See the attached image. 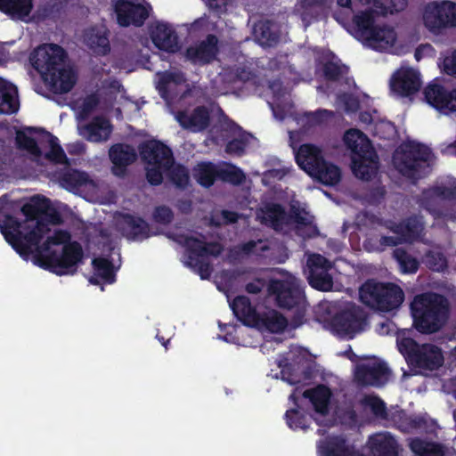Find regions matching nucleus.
Instances as JSON below:
<instances>
[{
	"mask_svg": "<svg viewBox=\"0 0 456 456\" xmlns=\"http://www.w3.org/2000/svg\"><path fill=\"white\" fill-rule=\"evenodd\" d=\"M248 140L244 137L234 138L227 142L225 145V152L228 154H234L242 156L245 153Z\"/></svg>",
	"mask_w": 456,
	"mask_h": 456,
	"instance_id": "59",
	"label": "nucleus"
},
{
	"mask_svg": "<svg viewBox=\"0 0 456 456\" xmlns=\"http://www.w3.org/2000/svg\"><path fill=\"white\" fill-rule=\"evenodd\" d=\"M425 27L434 34L447 28H456V3L451 0L432 1L423 12Z\"/></svg>",
	"mask_w": 456,
	"mask_h": 456,
	"instance_id": "9",
	"label": "nucleus"
},
{
	"mask_svg": "<svg viewBox=\"0 0 456 456\" xmlns=\"http://www.w3.org/2000/svg\"><path fill=\"white\" fill-rule=\"evenodd\" d=\"M179 242L185 248L188 253L186 265L197 273L200 279H209L212 266L201 257L212 256H218L224 250V247L217 241L205 242L194 236L181 235Z\"/></svg>",
	"mask_w": 456,
	"mask_h": 456,
	"instance_id": "7",
	"label": "nucleus"
},
{
	"mask_svg": "<svg viewBox=\"0 0 456 456\" xmlns=\"http://www.w3.org/2000/svg\"><path fill=\"white\" fill-rule=\"evenodd\" d=\"M368 445L371 456H399L400 445L389 432H379L370 436Z\"/></svg>",
	"mask_w": 456,
	"mask_h": 456,
	"instance_id": "22",
	"label": "nucleus"
},
{
	"mask_svg": "<svg viewBox=\"0 0 456 456\" xmlns=\"http://www.w3.org/2000/svg\"><path fill=\"white\" fill-rule=\"evenodd\" d=\"M427 198H436L446 201L456 200V184L452 186L436 185L427 191Z\"/></svg>",
	"mask_w": 456,
	"mask_h": 456,
	"instance_id": "53",
	"label": "nucleus"
},
{
	"mask_svg": "<svg viewBox=\"0 0 456 456\" xmlns=\"http://www.w3.org/2000/svg\"><path fill=\"white\" fill-rule=\"evenodd\" d=\"M66 58L65 50L55 44L38 46L31 54L33 67L53 94L69 93L76 85L77 74L64 66Z\"/></svg>",
	"mask_w": 456,
	"mask_h": 456,
	"instance_id": "1",
	"label": "nucleus"
},
{
	"mask_svg": "<svg viewBox=\"0 0 456 456\" xmlns=\"http://www.w3.org/2000/svg\"><path fill=\"white\" fill-rule=\"evenodd\" d=\"M387 420L392 421L395 426L402 431H408L409 429L417 428L421 426V419L419 418L408 416L403 410L389 411Z\"/></svg>",
	"mask_w": 456,
	"mask_h": 456,
	"instance_id": "43",
	"label": "nucleus"
},
{
	"mask_svg": "<svg viewBox=\"0 0 456 456\" xmlns=\"http://www.w3.org/2000/svg\"><path fill=\"white\" fill-rule=\"evenodd\" d=\"M109 156L113 164L111 172L118 177H124L126 174V167L137 158L135 151L130 145L124 143L112 145Z\"/></svg>",
	"mask_w": 456,
	"mask_h": 456,
	"instance_id": "20",
	"label": "nucleus"
},
{
	"mask_svg": "<svg viewBox=\"0 0 456 456\" xmlns=\"http://www.w3.org/2000/svg\"><path fill=\"white\" fill-rule=\"evenodd\" d=\"M94 275L89 278V282L99 285L101 281L106 284H112L116 281V271L113 263L107 257H94L92 260Z\"/></svg>",
	"mask_w": 456,
	"mask_h": 456,
	"instance_id": "30",
	"label": "nucleus"
},
{
	"mask_svg": "<svg viewBox=\"0 0 456 456\" xmlns=\"http://www.w3.org/2000/svg\"><path fill=\"white\" fill-rule=\"evenodd\" d=\"M307 281L309 285L320 291H330L333 278L330 271L333 264L321 254H313L307 259Z\"/></svg>",
	"mask_w": 456,
	"mask_h": 456,
	"instance_id": "12",
	"label": "nucleus"
},
{
	"mask_svg": "<svg viewBox=\"0 0 456 456\" xmlns=\"http://www.w3.org/2000/svg\"><path fill=\"white\" fill-rule=\"evenodd\" d=\"M170 179L176 187L185 189L190 182L189 170L183 165L175 166L169 173Z\"/></svg>",
	"mask_w": 456,
	"mask_h": 456,
	"instance_id": "56",
	"label": "nucleus"
},
{
	"mask_svg": "<svg viewBox=\"0 0 456 456\" xmlns=\"http://www.w3.org/2000/svg\"><path fill=\"white\" fill-rule=\"evenodd\" d=\"M389 372V369L385 362L362 363L357 365L355 369L354 379L362 387H378L385 384Z\"/></svg>",
	"mask_w": 456,
	"mask_h": 456,
	"instance_id": "18",
	"label": "nucleus"
},
{
	"mask_svg": "<svg viewBox=\"0 0 456 456\" xmlns=\"http://www.w3.org/2000/svg\"><path fill=\"white\" fill-rule=\"evenodd\" d=\"M83 248L77 240L66 243V245L62 247V251L60 255L53 250L48 254L41 255L37 257L40 267L59 276L75 273L77 265L83 262Z\"/></svg>",
	"mask_w": 456,
	"mask_h": 456,
	"instance_id": "8",
	"label": "nucleus"
},
{
	"mask_svg": "<svg viewBox=\"0 0 456 456\" xmlns=\"http://www.w3.org/2000/svg\"><path fill=\"white\" fill-rule=\"evenodd\" d=\"M339 98L346 112L355 113L360 109V101L354 94L345 93Z\"/></svg>",
	"mask_w": 456,
	"mask_h": 456,
	"instance_id": "61",
	"label": "nucleus"
},
{
	"mask_svg": "<svg viewBox=\"0 0 456 456\" xmlns=\"http://www.w3.org/2000/svg\"><path fill=\"white\" fill-rule=\"evenodd\" d=\"M150 36L154 45L167 53H176L179 49L175 30L167 23L157 22L151 28Z\"/></svg>",
	"mask_w": 456,
	"mask_h": 456,
	"instance_id": "19",
	"label": "nucleus"
},
{
	"mask_svg": "<svg viewBox=\"0 0 456 456\" xmlns=\"http://www.w3.org/2000/svg\"><path fill=\"white\" fill-rule=\"evenodd\" d=\"M152 216L156 223L167 225L173 221L174 213L169 207L163 205L155 208Z\"/></svg>",
	"mask_w": 456,
	"mask_h": 456,
	"instance_id": "58",
	"label": "nucleus"
},
{
	"mask_svg": "<svg viewBox=\"0 0 456 456\" xmlns=\"http://www.w3.org/2000/svg\"><path fill=\"white\" fill-rule=\"evenodd\" d=\"M358 130H349L345 134V142L352 151V170L363 181L371 180L378 169V155L370 142L361 138Z\"/></svg>",
	"mask_w": 456,
	"mask_h": 456,
	"instance_id": "6",
	"label": "nucleus"
},
{
	"mask_svg": "<svg viewBox=\"0 0 456 456\" xmlns=\"http://www.w3.org/2000/svg\"><path fill=\"white\" fill-rule=\"evenodd\" d=\"M366 323V312L355 304L346 305L330 320L331 330L338 336L348 339L354 338L357 333L362 332Z\"/></svg>",
	"mask_w": 456,
	"mask_h": 456,
	"instance_id": "10",
	"label": "nucleus"
},
{
	"mask_svg": "<svg viewBox=\"0 0 456 456\" xmlns=\"http://www.w3.org/2000/svg\"><path fill=\"white\" fill-rule=\"evenodd\" d=\"M8 204V195L4 194L0 197V214L3 213L5 206ZM21 224L15 216L12 215H4V219L2 223H0V231L4 237L5 238V234H16L20 232L21 230Z\"/></svg>",
	"mask_w": 456,
	"mask_h": 456,
	"instance_id": "44",
	"label": "nucleus"
},
{
	"mask_svg": "<svg viewBox=\"0 0 456 456\" xmlns=\"http://www.w3.org/2000/svg\"><path fill=\"white\" fill-rule=\"evenodd\" d=\"M304 214H306L304 210L292 206L289 211V218L290 221L298 225L306 226L311 224V221Z\"/></svg>",
	"mask_w": 456,
	"mask_h": 456,
	"instance_id": "63",
	"label": "nucleus"
},
{
	"mask_svg": "<svg viewBox=\"0 0 456 456\" xmlns=\"http://www.w3.org/2000/svg\"><path fill=\"white\" fill-rule=\"evenodd\" d=\"M267 294L274 305L284 311H293L290 326L297 329L305 321L307 300L305 287L300 281L290 277L288 279H271L267 285Z\"/></svg>",
	"mask_w": 456,
	"mask_h": 456,
	"instance_id": "2",
	"label": "nucleus"
},
{
	"mask_svg": "<svg viewBox=\"0 0 456 456\" xmlns=\"http://www.w3.org/2000/svg\"><path fill=\"white\" fill-rule=\"evenodd\" d=\"M142 159L151 166L169 168L174 164L172 150L163 142L151 140L139 146Z\"/></svg>",
	"mask_w": 456,
	"mask_h": 456,
	"instance_id": "15",
	"label": "nucleus"
},
{
	"mask_svg": "<svg viewBox=\"0 0 456 456\" xmlns=\"http://www.w3.org/2000/svg\"><path fill=\"white\" fill-rule=\"evenodd\" d=\"M219 179L228 182L233 185H240L244 183L246 175L244 172L236 166L230 165L226 168L219 169Z\"/></svg>",
	"mask_w": 456,
	"mask_h": 456,
	"instance_id": "52",
	"label": "nucleus"
},
{
	"mask_svg": "<svg viewBox=\"0 0 456 456\" xmlns=\"http://www.w3.org/2000/svg\"><path fill=\"white\" fill-rule=\"evenodd\" d=\"M411 311L414 328L422 334H433L446 323L450 308L444 296L424 293L415 297Z\"/></svg>",
	"mask_w": 456,
	"mask_h": 456,
	"instance_id": "3",
	"label": "nucleus"
},
{
	"mask_svg": "<svg viewBox=\"0 0 456 456\" xmlns=\"http://www.w3.org/2000/svg\"><path fill=\"white\" fill-rule=\"evenodd\" d=\"M233 314L244 325L253 326L258 323L259 314L247 296H237L230 304Z\"/></svg>",
	"mask_w": 456,
	"mask_h": 456,
	"instance_id": "27",
	"label": "nucleus"
},
{
	"mask_svg": "<svg viewBox=\"0 0 456 456\" xmlns=\"http://www.w3.org/2000/svg\"><path fill=\"white\" fill-rule=\"evenodd\" d=\"M86 43L95 55L105 56L110 52L109 32L106 29L90 28L86 34Z\"/></svg>",
	"mask_w": 456,
	"mask_h": 456,
	"instance_id": "34",
	"label": "nucleus"
},
{
	"mask_svg": "<svg viewBox=\"0 0 456 456\" xmlns=\"http://www.w3.org/2000/svg\"><path fill=\"white\" fill-rule=\"evenodd\" d=\"M426 102L440 113L456 112V89H448L441 84H429L424 89Z\"/></svg>",
	"mask_w": 456,
	"mask_h": 456,
	"instance_id": "13",
	"label": "nucleus"
},
{
	"mask_svg": "<svg viewBox=\"0 0 456 456\" xmlns=\"http://www.w3.org/2000/svg\"><path fill=\"white\" fill-rule=\"evenodd\" d=\"M349 71V68L342 63L332 61H326L322 66L323 77L327 81L338 82Z\"/></svg>",
	"mask_w": 456,
	"mask_h": 456,
	"instance_id": "48",
	"label": "nucleus"
},
{
	"mask_svg": "<svg viewBox=\"0 0 456 456\" xmlns=\"http://www.w3.org/2000/svg\"><path fill=\"white\" fill-rule=\"evenodd\" d=\"M112 132L110 122L102 116L94 117L89 123L80 127V134L89 142L107 141Z\"/></svg>",
	"mask_w": 456,
	"mask_h": 456,
	"instance_id": "24",
	"label": "nucleus"
},
{
	"mask_svg": "<svg viewBox=\"0 0 456 456\" xmlns=\"http://www.w3.org/2000/svg\"><path fill=\"white\" fill-rule=\"evenodd\" d=\"M442 69L444 74L456 78V50L450 56L444 57Z\"/></svg>",
	"mask_w": 456,
	"mask_h": 456,
	"instance_id": "64",
	"label": "nucleus"
},
{
	"mask_svg": "<svg viewBox=\"0 0 456 456\" xmlns=\"http://www.w3.org/2000/svg\"><path fill=\"white\" fill-rule=\"evenodd\" d=\"M396 40V34L393 28L387 26H376L367 44L377 51H383L391 47Z\"/></svg>",
	"mask_w": 456,
	"mask_h": 456,
	"instance_id": "35",
	"label": "nucleus"
},
{
	"mask_svg": "<svg viewBox=\"0 0 456 456\" xmlns=\"http://www.w3.org/2000/svg\"><path fill=\"white\" fill-rule=\"evenodd\" d=\"M410 448L417 456H444L442 444L415 437L410 442Z\"/></svg>",
	"mask_w": 456,
	"mask_h": 456,
	"instance_id": "42",
	"label": "nucleus"
},
{
	"mask_svg": "<svg viewBox=\"0 0 456 456\" xmlns=\"http://www.w3.org/2000/svg\"><path fill=\"white\" fill-rule=\"evenodd\" d=\"M444 355L440 347L433 344H422L413 353L409 366L428 370L439 369L444 363Z\"/></svg>",
	"mask_w": 456,
	"mask_h": 456,
	"instance_id": "17",
	"label": "nucleus"
},
{
	"mask_svg": "<svg viewBox=\"0 0 456 456\" xmlns=\"http://www.w3.org/2000/svg\"><path fill=\"white\" fill-rule=\"evenodd\" d=\"M48 134L50 136V150L45 154V159L53 164L69 165V160L64 150L60 145L58 138L50 133H48Z\"/></svg>",
	"mask_w": 456,
	"mask_h": 456,
	"instance_id": "47",
	"label": "nucleus"
},
{
	"mask_svg": "<svg viewBox=\"0 0 456 456\" xmlns=\"http://www.w3.org/2000/svg\"><path fill=\"white\" fill-rule=\"evenodd\" d=\"M118 24L121 27H142L148 19L149 9L129 0H118L114 5Z\"/></svg>",
	"mask_w": 456,
	"mask_h": 456,
	"instance_id": "14",
	"label": "nucleus"
},
{
	"mask_svg": "<svg viewBox=\"0 0 456 456\" xmlns=\"http://www.w3.org/2000/svg\"><path fill=\"white\" fill-rule=\"evenodd\" d=\"M261 224L275 231H280L288 223V215L285 208L279 203H267L260 208L258 214Z\"/></svg>",
	"mask_w": 456,
	"mask_h": 456,
	"instance_id": "28",
	"label": "nucleus"
},
{
	"mask_svg": "<svg viewBox=\"0 0 456 456\" xmlns=\"http://www.w3.org/2000/svg\"><path fill=\"white\" fill-rule=\"evenodd\" d=\"M50 232L48 224L44 220H37L35 225L26 233L21 231L14 235L5 234V240L12 246V248L21 256L27 258L32 253V248L37 247L38 256L43 255L39 249V243L44 236ZM38 263V261L36 259Z\"/></svg>",
	"mask_w": 456,
	"mask_h": 456,
	"instance_id": "11",
	"label": "nucleus"
},
{
	"mask_svg": "<svg viewBox=\"0 0 456 456\" xmlns=\"http://www.w3.org/2000/svg\"><path fill=\"white\" fill-rule=\"evenodd\" d=\"M296 162L309 175L325 159L322 150L314 144H302L296 153Z\"/></svg>",
	"mask_w": 456,
	"mask_h": 456,
	"instance_id": "25",
	"label": "nucleus"
},
{
	"mask_svg": "<svg viewBox=\"0 0 456 456\" xmlns=\"http://www.w3.org/2000/svg\"><path fill=\"white\" fill-rule=\"evenodd\" d=\"M219 169L212 162H200L194 167L193 175L201 186L209 188L219 179Z\"/></svg>",
	"mask_w": 456,
	"mask_h": 456,
	"instance_id": "40",
	"label": "nucleus"
},
{
	"mask_svg": "<svg viewBox=\"0 0 456 456\" xmlns=\"http://www.w3.org/2000/svg\"><path fill=\"white\" fill-rule=\"evenodd\" d=\"M426 266L434 272H444L447 268V259L440 251L428 250L423 258Z\"/></svg>",
	"mask_w": 456,
	"mask_h": 456,
	"instance_id": "51",
	"label": "nucleus"
},
{
	"mask_svg": "<svg viewBox=\"0 0 456 456\" xmlns=\"http://www.w3.org/2000/svg\"><path fill=\"white\" fill-rule=\"evenodd\" d=\"M90 182L89 175L85 171L69 169L59 176L60 184L69 191H74L86 185Z\"/></svg>",
	"mask_w": 456,
	"mask_h": 456,
	"instance_id": "39",
	"label": "nucleus"
},
{
	"mask_svg": "<svg viewBox=\"0 0 456 456\" xmlns=\"http://www.w3.org/2000/svg\"><path fill=\"white\" fill-rule=\"evenodd\" d=\"M420 86L419 74L411 68L398 71L392 82L393 90L405 97L417 93Z\"/></svg>",
	"mask_w": 456,
	"mask_h": 456,
	"instance_id": "23",
	"label": "nucleus"
},
{
	"mask_svg": "<svg viewBox=\"0 0 456 456\" xmlns=\"http://www.w3.org/2000/svg\"><path fill=\"white\" fill-rule=\"evenodd\" d=\"M390 229L401 236L403 242H413L420 237L424 224L419 217L411 216L399 223H395Z\"/></svg>",
	"mask_w": 456,
	"mask_h": 456,
	"instance_id": "29",
	"label": "nucleus"
},
{
	"mask_svg": "<svg viewBox=\"0 0 456 456\" xmlns=\"http://www.w3.org/2000/svg\"><path fill=\"white\" fill-rule=\"evenodd\" d=\"M285 419L291 429L296 430L300 428L305 430L308 428L307 418L297 409L288 410L285 413Z\"/></svg>",
	"mask_w": 456,
	"mask_h": 456,
	"instance_id": "55",
	"label": "nucleus"
},
{
	"mask_svg": "<svg viewBox=\"0 0 456 456\" xmlns=\"http://www.w3.org/2000/svg\"><path fill=\"white\" fill-rule=\"evenodd\" d=\"M258 323L271 333H281L288 326V319L279 311L271 310L259 314Z\"/></svg>",
	"mask_w": 456,
	"mask_h": 456,
	"instance_id": "41",
	"label": "nucleus"
},
{
	"mask_svg": "<svg viewBox=\"0 0 456 456\" xmlns=\"http://www.w3.org/2000/svg\"><path fill=\"white\" fill-rule=\"evenodd\" d=\"M176 119L180 126L191 132H201L210 125V113L206 106H197L191 113L178 111Z\"/></svg>",
	"mask_w": 456,
	"mask_h": 456,
	"instance_id": "21",
	"label": "nucleus"
},
{
	"mask_svg": "<svg viewBox=\"0 0 456 456\" xmlns=\"http://www.w3.org/2000/svg\"><path fill=\"white\" fill-rule=\"evenodd\" d=\"M373 135L383 140H393L397 136V129L393 122L379 120L374 124Z\"/></svg>",
	"mask_w": 456,
	"mask_h": 456,
	"instance_id": "54",
	"label": "nucleus"
},
{
	"mask_svg": "<svg viewBox=\"0 0 456 456\" xmlns=\"http://www.w3.org/2000/svg\"><path fill=\"white\" fill-rule=\"evenodd\" d=\"M431 150L419 142L402 143L393 155L395 169L404 177L416 182L430 172Z\"/></svg>",
	"mask_w": 456,
	"mask_h": 456,
	"instance_id": "4",
	"label": "nucleus"
},
{
	"mask_svg": "<svg viewBox=\"0 0 456 456\" xmlns=\"http://www.w3.org/2000/svg\"><path fill=\"white\" fill-rule=\"evenodd\" d=\"M33 6V0H0L1 12L21 20L31 13Z\"/></svg>",
	"mask_w": 456,
	"mask_h": 456,
	"instance_id": "36",
	"label": "nucleus"
},
{
	"mask_svg": "<svg viewBox=\"0 0 456 456\" xmlns=\"http://www.w3.org/2000/svg\"><path fill=\"white\" fill-rule=\"evenodd\" d=\"M351 444L342 436H329L317 444L322 456H346Z\"/></svg>",
	"mask_w": 456,
	"mask_h": 456,
	"instance_id": "33",
	"label": "nucleus"
},
{
	"mask_svg": "<svg viewBox=\"0 0 456 456\" xmlns=\"http://www.w3.org/2000/svg\"><path fill=\"white\" fill-rule=\"evenodd\" d=\"M124 221L125 236L127 240L142 241L150 237V226L142 217L126 214L124 216Z\"/></svg>",
	"mask_w": 456,
	"mask_h": 456,
	"instance_id": "32",
	"label": "nucleus"
},
{
	"mask_svg": "<svg viewBox=\"0 0 456 456\" xmlns=\"http://www.w3.org/2000/svg\"><path fill=\"white\" fill-rule=\"evenodd\" d=\"M16 147L20 151H25L36 159H40L43 155L37 141L26 134L23 131H17L15 136Z\"/></svg>",
	"mask_w": 456,
	"mask_h": 456,
	"instance_id": "46",
	"label": "nucleus"
},
{
	"mask_svg": "<svg viewBox=\"0 0 456 456\" xmlns=\"http://www.w3.org/2000/svg\"><path fill=\"white\" fill-rule=\"evenodd\" d=\"M219 53L218 38L214 34H208L205 39L186 49V58L195 65H207L216 60Z\"/></svg>",
	"mask_w": 456,
	"mask_h": 456,
	"instance_id": "16",
	"label": "nucleus"
},
{
	"mask_svg": "<svg viewBox=\"0 0 456 456\" xmlns=\"http://www.w3.org/2000/svg\"><path fill=\"white\" fill-rule=\"evenodd\" d=\"M303 397L309 400L315 412L322 416L329 413L332 392L328 386L319 384L305 389L303 392Z\"/></svg>",
	"mask_w": 456,
	"mask_h": 456,
	"instance_id": "26",
	"label": "nucleus"
},
{
	"mask_svg": "<svg viewBox=\"0 0 456 456\" xmlns=\"http://www.w3.org/2000/svg\"><path fill=\"white\" fill-rule=\"evenodd\" d=\"M360 300L367 306L388 313L400 307L404 300L403 290L393 282L366 280L359 289Z\"/></svg>",
	"mask_w": 456,
	"mask_h": 456,
	"instance_id": "5",
	"label": "nucleus"
},
{
	"mask_svg": "<svg viewBox=\"0 0 456 456\" xmlns=\"http://www.w3.org/2000/svg\"><path fill=\"white\" fill-rule=\"evenodd\" d=\"M18 90L15 86L0 93V114H13L19 110Z\"/></svg>",
	"mask_w": 456,
	"mask_h": 456,
	"instance_id": "45",
	"label": "nucleus"
},
{
	"mask_svg": "<svg viewBox=\"0 0 456 456\" xmlns=\"http://www.w3.org/2000/svg\"><path fill=\"white\" fill-rule=\"evenodd\" d=\"M162 169H167L164 167L152 166L146 169V179L150 184L157 186L162 183L163 175Z\"/></svg>",
	"mask_w": 456,
	"mask_h": 456,
	"instance_id": "62",
	"label": "nucleus"
},
{
	"mask_svg": "<svg viewBox=\"0 0 456 456\" xmlns=\"http://www.w3.org/2000/svg\"><path fill=\"white\" fill-rule=\"evenodd\" d=\"M50 209V200L42 195L33 196L30 200L21 207V213L28 221L44 220L40 217Z\"/></svg>",
	"mask_w": 456,
	"mask_h": 456,
	"instance_id": "37",
	"label": "nucleus"
},
{
	"mask_svg": "<svg viewBox=\"0 0 456 456\" xmlns=\"http://www.w3.org/2000/svg\"><path fill=\"white\" fill-rule=\"evenodd\" d=\"M72 242L70 233L66 230H56L52 236H48L46 240L40 245L39 249L42 252L48 254L51 246L66 245V243Z\"/></svg>",
	"mask_w": 456,
	"mask_h": 456,
	"instance_id": "50",
	"label": "nucleus"
},
{
	"mask_svg": "<svg viewBox=\"0 0 456 456\" xmlns=\"http://www.w3.org/2000/svg\"><path fill=\"white\" fill-rule=\"evenodd\" d=\"M365 403L370 407L371 412L378 418L387 419L389 411L387 409L386 403L378 396L368 397L365 399Z\"/></svg>",
	"mask_w": 456,
	"mask_h": 456,
	"instance_id": "57",
	"label": "nucleus"
},
{
	"mask_svg": "<svg viewBox=\"0 0 456 456\" xmlns=\"http://www.w3.org/2000/svg\"><path fill=\"white\" fill-rule=\"evenodd\" d=\"M310 176L325 185H335L341 179V170L337 165L324 159Z\"/></svg>",
	"mask_w": 456,
	"mask_h": 456,
	"instance_id": "38",
	"label": "nucleus"
},
{
	"mask_svg": "<svg viewBox=\"0 0 456 456\" xmlns=\"http://www.w3.org/2000/svg\"><path fill=\"white\" fill-rule=\"evenodd\" d=\"M394 256L398 262L403 273H414L419 269V261L403 248H396Z\"/></svg>",
	"mask_w": 456,
	"mask_h": 456,
	"instance_id": "49",
	"label": "nucleus"
},
{
	"mask_svg": "<svg viewBox=\"0 0 456 456\" xmlns=\"http://www.w3.org/2000/svg\"><path fill=\"white\" fill-rule=\"evenodd\" d=\"M376 12L367 9L355 14L353 18L354 37L359 40L367 41L371 37L375 25Z\"/></svg>",
	"mask_w": 456,
	"mask_h": 456,
	"instance_id": "31",
	"label": "nucleus"
},
{
	"mask_svg": "<svg viewBox=\"0 0 456 456\" xmlns=\"http://www.w3.org/2000/svg\"><path fill=\"white\" fill-rule=\"evenodd\" d=\"M419 346L420 345L412 338H403L399 342V350L404 355L408 364L410 363V360H412L413 353L417 351Z\"/></svg>",
	"mask_w": 456,
	"mask_h": 456,
	"instance_id": "60",
	"label": "nucleus"
}]
</instances>
